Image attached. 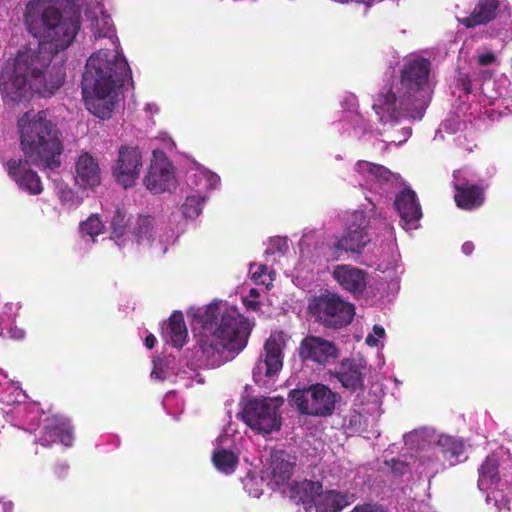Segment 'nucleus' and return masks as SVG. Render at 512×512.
Wrapping results in <instances>:
<instances>
[{
	"label": "nucleus",
	"instance_id": "obj_1",
	"mask_svg": "<svg viewBox=\"0 0 512 512\" xmlns=\"http://www.w3.org/2000/svg\"><path fill=\"white\" fill-rule=\"evenodd\" d=\"M126 81L133 84L126 59L116 51L99 50L87 60L81 81L87 109L101 119H108L114 110L118 89Z\"/></svg>",
	"mask_w": 512,
	"mask_h": 512
},
{
	"label": "nucleus",
	"instance_id": "obj_2",
	"mask_svg": "<svg viewBox=\"0 0 512 512\" xmlns=\"http://www.w3.org/2000/svg\"><path fill=\"white\" fill-rule=\"evenodd\" d=\"M65 66L62 60L53 64L47 58L39 59L31 48L18 51L12 72L0 75V90L4 98L20 102L32 90L43 97L53 95L65 82Z\"/></svg>",
	"mask_w": 512,
	"mask_h": 512
},
{
	"label": "nucleus",
	"instance_id": "obj_3",
	"mask_svg": "<svg viewBox=\"0 0 512 512\" xmlns=\"http://www.w3.org/2000/svg\"><path fill=\"white\" fill-rule=\"evenodd\" d=\"M24 23L28 32L40 40L37 49L31 48L39 59L47 58L51 64L59 60L65 62L58 54L74 41L80 29V13L74 12L65 18L58 8L47 6L41 0H30L26 4Z\"/></svg>",
	"mask_w": 512,
	"mask_h": 512
},
{
	"label": "nucleus",
	"instance_id": "obj_4",
	"mask_svg": "<svg viewBox=\"0 0 512 512\" xmlns=\"http://www.w3.org/2000/svg\"><path fill=\"white\" fill-rule=\"evenodd\" d=\"M199 318L203 332L197 344L207 358L224 350L237 354L246 347L250 324L236 308L228 307L221 312L218 305H209Z\"/></svg>",
	"mask_w": 512,
	"mask_h": 512
},
{
	"label": "nucleus",
	"instance_id": "obj_5",
	"mask_svg": "<svg viewBox=\"0 0 512 512\" xmlns=\"http://www.w3.org/2000/svg\"><path fill=\"white\" fill-rule=\"evenodd\" d=\"M18 127L21 150L31 163L50 170L60 167L64 149L61 132L47 119L45 111L26 112L18 120Z\"/></svg>",
	"mask_w": 512,
	"mask_h": 512
},
{
	"label": "nucleus",
	"instance_id": "obj_6",
	"mask_svg": "<svg viewBox=\"0 0 512 512\" xmlns=\"http://www.w3.org/2000/svg\"><path fill=\"white\" fill-rule=\"evenodd\" d=\"M431 62L423 57L411 59L400 71V107L406 111L421 112L427 107L426 87L428 86Z\"/></svg>",
	"mask_w": 512,
	"mask_h": 512
},
{
	"label": "nucleus",
	"instance_id": "obj_7",
	"mask_svg": "<svg viewBox=\"0 0 512 512\" xmlns=\"http://www.w3.org/2000/svg\"><path fill=\"white\" fill-rule=\"evenodd\" d=\"M338 395L328 386L317 383L304 389H295L289 393V401L301 414L326 417L335 409Z\"/></svg>",
	"mask_w": 512,
	"mask_h": 512
},
{
	"label": "nucleus",
	"instance_id": "obj_8",
	"mask_svg": "<svg viewBox=\"0 0 512 512\" xmlns=\"http://www.w3.org/2000/svg\"><path fill=\"white\" fill-rule=\"evenodd\" d=\"M309 314L327 328L339 329L353 320L355 307L335 294L314 297L308 305Z\"/></svg>",
	"mask_w": 512,
	"mask_h": 512
},
{
	"label": "nucleus",
	"instance_id": "obj_9",
	"mask_svg": "<svg viewBox=\"0 0 512 512\" xmlns=\"http://www.w3.org/2000/svg\"><path fill=\"white\" fill-rule=\"evenodd\" d=\"M244 421L253 430L264 434L281 428V416L273 399H254L247 403L243 411Z\"/></svg>",
	"mask_w": 512,
	"mask_h": 512
},
{
	"label": "nucleus",
	"instance_id": "obj_10",
	"mask_svg": "<svg viewBox=\"0 0 512 512\" xmlns=\"http://www.w3.org/2000/svg\"><path fill=\"white\" fill-rule=\"evenodd\" d=\"M370 223L365 212L355 211L348 221L344 235L333 245L334 254L339 256L342 252L361 253L371 241Z\"/></svg>",
	"mask_w": 512,
	"mask_h": 512
},
{
	"label": "nucleus",
	"instance_id": "obj_11",
	"mask_svg": "<svg viewBox=\"0 0 512 512\" xmlns=\"http://www.w3.org/2000/svg\"><path fill=\"white\" fill-rule=\"evenodd\" d=\"M512 476V454L501 446L489 454L478 469L477 485L480 490L496 487L501 478Z\"/></svg>",
	"mask_w": 512,
	"mask_h": 512
},
{
	"label": "nucleus",
	"instance_id": "obj_12",
	"mask_svg": "<svg viewBox=\"0 0 512 512\" xmlns=\"http://www.w3.org/2000/svg\"><path fill=\"white\" fill-rule=\"evenodd\" d=\"M298 356L304 363L327 366L339 358V349L332 341L319 336L307 335L299 344Z\"/></svg>",
	"mask_w": 512,
	"mask_h": 512
},
{
	"label": "nucleus",
	"instance_id": "obj_13",
	"mask_svg": "<svg viewBox=\"0 0 512 512\" xmlns=\"http://www.w3.org/2000/svg\"><path fill=\"white\" fill-rule=\"evenodd\" d=\"M142 167L141 152L130 146H121L118 156L112 166V175L124 189L131 188L139 178Z\"/></svg>",
	"mask_w": 512,
	"mask_h": 512
},
{
	"label": "nucleus",
	"instance_id": "obj_14",
	"mask_svg": "<svg viewBox=\"0 0 512 512\" xmlns=\"http://www.w3.org/2000/svg\"><path fill=\"white\" fill-rule=\"evenodd\" d=\"M31 161L25 159H9L5 163L6 171L9 177L17 186L31 194L38 195L43 191V185L40 176L31 167Z\"/></svg>",
	"mask_w": 512,
	"mask_h": 512
},
{
	"label": "nucleus",
	"instance_id": "obj_15",
	"mask_svg": "<svg viewBox=\"0 0 512 512\" xmlns=\"http://www.w3.org/2000/svg\"><path fill=\"white\" fill-rule=\"evenodd\" d=\"M453 188L455 190L454 201L462 210L478 209L485 202L484 187L456 173L454 174Z\"/></svg>",
	"mask_w": 512,
	"mask_h": 512
},
{
	"label": "nucleus",
	"instance_id": "obj_16",
	"mask_svg": "<svg viewBox=\"0 0 512 512\" xmlns=\"http://www.w3.org/2000/svg\"><path fill=\"white\" fill-rule=\"evenodd\" d=\"M144 185L154 194L176 188L173 166L166 157L155 159L144 178Z\"/></svg>",
	"mask_w": 512,
	"mask_h": 512
},
{
	"label": "nucleus",
	"instance_id": "obj_17",
	"mask_svg": "<svg viewBox=\"0 0 512 512\" xmlns=\"http://www.w3.org/2000/svg\"><path fill=\"white\" fill-rule=\"evenodd\" d=\"M74 441L73 427L70 421L64 417L53 416L45 420L39 443L42 446H50L60 442L64 446H72Z\"/></svg>",
	"mask_w": 512,
	"mask_h": 512
},
{
	"label": "nucleus",
	"instance_id": "obj_18",
	"mask_svg": "<svg viewBox=\"0 0 512 512\" xmlns=\"http://www.w3.org/2000/svg\"><path fill=\"white\" fill-rule=\"evenodd\" d=\"M365 364L361 360L347 358L341 361L339 367L331 372L341 386L350 392H356L364 388Z\"/></svg>",
	"mask_w": 512,
	"mask_h": 512
},
{
	"label": "nucleus",
	"instance_id": "obj_19",
	"mask_svg": "<svg viewBox=\"0 0 512 512\" xmlns=\"http://www.w3.org/2000/svg\"><path fill=\"white\" fill-rule=\"evenodd\" d=\"M500 8L499 0H477L470 14L458 21L467 29L485 26L497 19Z\"/></svg>",
	"mask_w": 512,
	"mask_h": 512
},
{
	"label": "nucleus",
	"instance_id": "obj_20",
	"mask_svg": "<svg viewBox=\"0 0 512 512\" xmlns=\"http://www.w3.org/2000/svg\"><path fill=\"white\" fill-rule=\"evenodd\" d=\"M332 276L335 281L354 296L362 295L367 284V273L352 265L342 264L334 267Z\"/></svg>",
	"mask_w": 512,
	"mask_h": 512
},
{
	"label": "nucleus",
	"instance_id": "obj_21",
	"mask_svg": "<svg viewBox=\"0 0 512 512\" xmlns=\"http://www.w3.org/2000/svg\"><path fill=\"white\" fill-rule=\"evenodd\" d=\"M394 206L400 215L401 220L409 227L416 228L422 217L421 206L416 193L409 189H403L395 198Z\"/></svg>",
	"mask_w": 512,
	"mask_h": 512
},
{
	"label": "nucleus",
	"instance_id": "obj_22",
	"mask_svg": "<svg viewBox=\"0 0 512 512\" xmlns=\"http://www.w3.org/2000/svg\"><path fill=\"white\" fill-rule=\"evenodd\" d=\"M373 109L379 116L380 122L397 120L401 112L413 113L414 111H406L400 107L399 96L397 97L391 87H384L377 95Z\"/></svg>",
	"mask_w": 512,
	"mask_h": 512
},
{
	"label": "nucleus",
	"instance_id": "obj_23",
	"mask_svg": "<svg viewBox=\"0 0 512 512\" xmlns=\"http://www.w3.org/2000/svg\"><path fill=\"white\" fill-rule=\"evenodd\" d=\"M284 345L281 332L271 334L266 340L264 345L265 358L263 361L266 376H272L282 368V350Z\"/></svg>",
	"mask_w": 512,
	"mask_h": 512
},
{
	"label": "nucleus",
	"instance_id": "obj_24",
	"mask_svg": "<svg viewBox=\"0 0 512 512\" xmlns=\"http://www.w3.org/2000/svg\"><path fill=\"white\" fill-rule=\"evenodd\" d=\"M76 181L84 187H95L100 184L99 165L87 152L81 154L76 162Z\"/></svg>",
	"mask_w": 512,
	"mask_h": 512
},
{
	"label": "nucleus",
	"instance_id": "obj_25",
	"mask_svg": "<svg viewBox=\"0 0 512 512\" xmlns=\"http://www.w3.org/2000/svg\"><path fill=\"white\" fill-rule=\"evenodd\" d=\"M354 494L336 490L323 491L316 502V512H340L354 502Z\"/></svg>",
	"mask_w": 512,
	"mask_h": 512
},
{
	"label": "nucleus",
	"instance_id": "obj_26",
	"mask_svg": "<svg viewBox=\"0 0 512 512\" xmlns=\"http://www.w3.org/2000/svg\"><path fill=\"white\" fill-rule=\"evenodd\" d=\"M322 490L321 482L305 479L294 482L290 488V493L291 498L297 503L315 507Z\"/></svg>",
	"mask_w": 512,
	"mask_h": 512
},
{
	"label": "nucleus",
	"instance_id": "obj_27",
	"mask_svg": "<svg viewBox=\"0 0 512 512\" xmlns=\"http://www.w3.org/2000/svg\"><path fill=\"white\" fill-rule=\"evenodd\" d=\"M295 464V458L283 450L272 454L271 475L277 485H282L290 480Z\"/></svg>",
	"mask_w": 512,
	"mask_h": 512
},
{
	"label": "nucleus",
	"instance_id": "obj_28",
	"mask_svg": "<svg viewBox=\"0 0 512 512\" xmlns=\"http://www.w3.org/2000/svg\"><path fill=\"white\" fill-rule=\"evenodd\" d=\"M437 446L445 461L450 466H455L461 462V456L465 452V444L462 439H458L449 435H441L437 441Z\"/></svg>",
	"mask_w": 512,
	"mask_h": 512
},
{
	"label": "nucleus",
	"instance_id": "obj_29",
	"mask_svg": "<svg viewBox=\"0 0 512 512\" xmlns=\"http://www.w3.org/2000/svg\"><path fill=\"white\" fill-rule=\"evenodd\" d=\"M166 330L174 347L182 348L186 344L188 330L182 312L175 311L171 314Z\"/></svg>",
	"mask_w": 512,
	"mask_h": 512
},
{
	"label": "nucleus",
	"instance_id": "obj_30",
	"mask_svg": "<svg viewBox=\"0 0 512 512\" xmlns=\"http://www.w3.org/2000/svg\"><path fill=\"white\" fill-rule=\"evenodd\" d=\"M356 171L369 181H375L379 184L389 182L393 173L383 165L359 160L355 165Z\"/></svg>",
	"mask_w": 512,
	"mask_h": 512
},
{
	"label": "nucleus",
	"instance_id": "obj_31",
	"mask_svg": "<svg viewBox=\"0 0 512 512\" xmlns=\"http://www.w3.org/2000/svg\"><path fill=\"white\" fill-rule=\"evenodd\" d=\"M212 461L220 472L232 474L237 468L239 458L230 450L218 449L214 451Z\"/></svg>",
	"mask_w": 512,
	"mask_h": 512
},
{
	"label": "nucleus",
	"instance_id": "obj_32",
	"mask_svg": "<svg viewBox=\"0 0 512 512\" xmlns=\"http://www.w3.org/2000/svg\"><path fill=\"white\" fill-rule=\"evenodd\" d=\"M204 197L200 195L188 196L182 206L183 215L189 219H195L202 212Z\"/></svg>",
	"mask_w": 512,
	"mask_h": 512
},
{
	"label": "nucleus",
	"instance_id": "obj_33",
	"mask_svg": "<svg viewBox=\"0 0 512 512\" xmlns=\"http://www.w3.org/2000/svg\"><path fill=\"white\" fill-rule=\"evenodd\" d=\"M104 225L97 215H91L87 220L81 222L80 231L82 234L92 238L103 232Z\"/></svg>",
	"mask_w": 512,
	"mask_h": 512
},
{
	"label": "nucleus",
	"instance_id": "obj_34",
	"mask_svg": "<svg viewBox=\"0 0 512 512\" xmlns=\"http://www.w3.org/2000/svg\"><path fill=\"white\" fill-rule=\"evenodd\" d=\"M152 232V218L150 216H139L137 227L134 230L135 237L140 243L144 240L150 241Z\"/></svg>",
	"mask_w": 512,
	"mask_h": 512
},
{
	"label": "nucleus",
	"instance_id": "obj_35",
	"mask_svg": "<svg viewBox=\"0 0 512 512\" xmlns=\"http://www.w3.org/2000/svg\"><path fill=\"white\" fill-rule=\"evenodd\" d=\"M110 226L112 234L116 238H121L124 236L127 230L126 214L117 209L113 214Z\"/></svg>",
	"mask_w": 512,
	"mask_h": 512
},
{
	"label": "nucleus",
	"instance_id": "obj_36",
	"mask_svg": "<svg viewBox=\"0 0 512 512\" xmlns=\"http://www.w3.org/2000/svg\"><path fill=\"white\" fill-rule=\"evenodd\" d=\"M350 512H386V510L375 503H364L356 505Z\"/></svg>",
	"mask_w": 512,
	"mask_h": 512
},
{
	"label": "nucleus",
	"instance_id": "obj_37",
	"mask_svg": "<svg viewBox=\"0 0 512 512\" xmlns=\"http://www.w3.org/2000/svg\"><path fill=\"white\" fill-rule=\"evenodd\" d=\"M458 86L465 92V94H470L472 92V82L468 75H461L458 79Z\"/></svg>",
	"mask_w": 512,
	"mask_h": 512
},
{
	"label": "nucleus",
	"instance_id": "obj_38",
	"mask_svg": "<svg viewBox=\"0 0 512 512\" xmlns=\"http://www.w3.org/2000/svg\"><path fill=\"white\" fill-rule=\"evenodd\" d=\"M58 197L61 202L66 203L74 199V193L71 189L64 188L58 191Z\"/></svg>",
	"mask_w": 512,
	"mask_h": 512
},
{
	"label": "nucleus",
	"instance_id": "obj_39",
	"mask_svg": "<svg viewBox=\"0 0 512 512\" xmlns=\"http://www.w3.org/2000/svg\"><path fill=\"white\" fill-rule=\"evenodd\" d=\"M69 466L65 463H59L54 468V473L60 479H64L68 475Z\"/></svg>",
	"mask_w": 512,
	"mask_h": 512
},
{
	"label": "nucleus",
	"instance_id": "obj_40",
	"mask_svg": "<svg viewBox=\"0 0 512 512\" xmlns=\"http://www.w3.org/2000/svg\"><path fill=\"white\" fill-rule=\"evenodd\" d=\"M407 468V464L403 461L392 459L391 460V469L399 474H403L404 470Z\"/></svg>",
	"mask_w": 512,
	"mask_h": 512
},
{
	"label": "nucleus",
	"instance_id": "obj_41",
	"mask_svg": "<svg viewBox=\"0 0 512 512\" xmlns=\"http://www.w3.org/2000/svg\"><path fill=\"white\" fill-rule=\"evenodd\" d=\"M494 61H495V56L492 53L482 54V55H480L479 60H478L479 64L483 65V66L489 65V64L493 63Z\"/></svg>",
	"mask_w": 512,
	"mask_h": 512
},
{
	"label": "nucleus",
	"instance_id": "obj_42",
	"mask_svg": "<svg viewBox=\"0 0 512 512\" xmlns=\"http://www.w3.org/2000/svg\"><path fill=\"white\" fill-rule=\"evenodd\" d=\"M155 343H156V338H155V336L153 334H149L148 336H146V338H145V346L148 349H152L155 346Z\"/></svg>",
	"mask_w": 512,
	"mask_h": 512
},
{
	"label": "nucleus",
	"instance_id": "obj_43",
	"mask_svg": "<svg viewBox=\"0 0 512 512\" xmlns=\"http://www.w3.org/2000/svg\"><path fill=\"white\" fill-rule=\"evenodd\" d=\"M474 250V244L472 242H465L463 245H462V251L464 254L466 255H470Z\"/></svg>",
	"mask_w": 512,
	"mask_h": 512
},
{
	"label": "nucleus",
	"instance_id": "obj_44",
	"mask_svg": "<svg viewBox=\"0 0 512 512\" xmlns=\"http://www.w3.org/2000/svg\"><path fill=\"white\" fill-rule=\"evenodd\" d=\"M110 33H111V29L108 28L107 31H101L99 29H97L94 33V37L96 39H100V38H105V37H110Z\"/></svg>",
	"mask_w": 512,
	"mask_h": 512
},
{
	"label": "nucleus",
	"instance_id": "obj_45",
	"mask_svg": "<svg viewBox=\"0 0 512 512\" xmlns=\"http://www.w3.org/2000/svg\"><path fill=\"white\" fill-rule=\"evenodd\" d=\"M373 332L380 338L384 337L385 335V330L382 326L380 325H374L373 326Z\"/></svg>",
	"mask_w": 512,
	"mask_h": 512
},
{
	"label": "nucleus",
	"instance_id": "obj_46",
	"mask_svg": "<svg viewBox=\"0 0 512 512\" xmlns=\"http://www.w3.org/2000/svg\"><path fill=\"white\" fill-rule=\"evenodd\" d=\"M11 336L15 339H22L24 337V332L21 329H14L10 331Z\"/></svg>",
	"mask_w": 512,
	"mask_h": 512
},
{
	"label": "nucleus",
	"instance_id": "obj_47",
	"mask_svg": "<svg viewBox=\"0 0 512 512\" xmlns=\"http://www.w3.org/2000/svg\"><path fill=\"white\" fill-rule=\"evenodd\" d=\"M377 342H378V340L373 335H371V334H369L366 337V343H367V345H369L371 347L376 346Z\"/></svg>",
	"mask_w": 512,
	"mask_h": 512
},
{
	"label": "nucleus",
	"instance_id": "obj_48",
	"mask_svg": "<svg viewBox=\"0 0 512 512\" xmlns=\"http://www.w3.org/2000/svg\"><path fill=\"white\" fill-rule=\"evenodd\" d=\"M265 272H266V267H265L264 265H261V266L259 267V272H255V273L253 274V277H256L257 275H261V274H263V273H265Z\"/></svg>",
	"mask_w": 512,
	"mask_h": 512
},
{
	"label": "nucleus",
	"instance_id": "obj_49",
	"mask_svg": "<svg viewBox=\"0 0 512 512\" xmlns=\"http://www.w3.org/2000/svg\"><path fill=\"white\" fill-rule=\"evenodd\" d=\"M256 306H257V303H255V302H249V303L247 304V307H248V308H252V309H255V308H256Z\"/></svg>",
	"mask_w": 512,
	"mask_h": 512
}]
</instances>
